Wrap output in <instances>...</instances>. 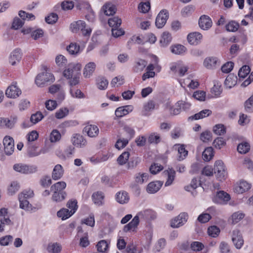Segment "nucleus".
<instances>
[{
	"mask_svg": "<svg viewBox=\"0 0 253 253\" xmlns=\"http://www.w3.org/2000/svg\"><path fill=\"white\" fill-rule=\"evenodd\" d=\"M153 214V211L149 209L139 212L129 223L124 226V232H126L135 229L139 224V218L144 220L149 219L152 218Z\"/></svg>",
	"mask_w": 253,
	"mask_h": 253,
	"instance_id": "nucleus-1",
	"label": "nucleus"
},
{
	"mask_svg": "<svg viewBox=\"0 0 253 253\" xmlns=\"http://www.w3.org/2000/svg\"><path fill=\"white\" fill-rule=\"evenodd\" d=\"M54 81L53 75L47 72H42L39 74L36 77L35 84L40 87H42L48 83H52Z\"/></svg>",
	"mask_w": 253,
	"mask_h": 253,
	"instance_id": "nucleus-2",
	"label": "nucleus"
},
{
	"mask_svg": "<svg viewBox=\"0 0 253 253\" xmlns=\"http://www.w3.org/2000/svg\"><path fill=\"white\" fill-rule=\"evenodd\" d=\"M70 28L73 33H77L79 30H81L83 35L84 36H89L91 32V30L90 28H86L85 23L82 20H79L71 23Z\"/></svg>",
	"mask_w": 253,
	"mask_h": 253,
	"instance_id": "nucleus-3",
	"label": "nucleus"
},
{
	"mask_svg": "<svg viewBox=\"0 0 253 253\" xmlns=\"http://www.w3.org/2000/svg\"><path fill=\"white\" fill-rule=\"evenodd\" d=\"M214 172L216 174L217 178L222 181L225 179L227 173L225 169V166L223 162L221 160H218L215 162L214 165Z\"/></svg>",
	"mask_w": 253,
	"mask_h": 253,
	"instance_id": "nucleus-4",
	"label": "nucleus"
},
{
	"mask_svg": "<svg viewBox=\"0 0 253 253\" xmlns=\"http://www.w3.org/2000/svg\"><path fill=\"white\" fill-rule=\"evenodd\" d=\"M82 66L80 64H70L68 67L64 71L63 75L68 79L72 78L75 74L79 73L80 71Z\"/></svg>",
	"mask_w": 253,
	"mask_h": 253,
	"instance_id": "nucleus-5",
	"label": "nucleus"
},
{
	"mask_svg": "<svg viewBox=\"0 0 253 253\" xmlns=\"http://www.w3.org/2000/svg\"><path fill=\"white\" fill-rule=\"evenodd\" d=\"M14 169L24 174H31L37 171V167L35 166H28L22 164H17L13 166Z\"/></svg>",
	"mask_w": 253,
	"mask_h": 253,
	"instance_id": "nucleus-6",
	"label": "nucleus"
},
{
	"mask_svg": "<svg viewBox=\"0 0 253 253\" xmlns=\"http://www.w3.org/2000/svg\"><path fill=\"white\" fill-rule=\"evenodd\" d=\"M4 153L10 156L12 154L14 150V142L12 137L6 136L3 140Z\"/></svg>",
	"mask_w": 253,
	"mask_h": 253,
	"instance_id": "nucleus-7",
	"label": "nucleus"
},
{
	"mask_svg": "<svg viewBox=\"0 0 253 253\" xmlns=\"http://www.w3.org/2000/svg\"><path fill=\"white\" fill-rule=\"evenodd\" d=\"M188 215L186 212H181L171 220L170 225L173 228H178L183 225L187 221Z\"/></svg>",
	"mask_w": 253,
	"mask_h": 253,
	"instance_id": "nucleus-8",
	"label": "nucleus"
},
{
	"mask_svg": "<svg viewBox=\"0 0 253 253\" xmlns=\"http://www.w3.org/2000/svg\"><path fill=\"white\" fill-rule=\"evenodd\" d=\"M230 199V196L224 191L217 192L214 196L212 201L214 203L218 204H225Z\"/></svg>",
	"mask_w": 253,
	"mask_h": 253,
	"instance_id": "nucleus-9",
	"label": "nucleus"
},
{
	"mask_svg": "<svg viewBox=\"0 0 253 253\" xmlns=\"http://www.w3.org/2000/svg\"><path fill=\"white\" fill-rule=\"evenodd\" d=\"M21 94V89L16 85V83H13L9 85L5 91V94L7 97L16 98Z\"/></svg>",
	"mask_w": 253,
	"mask_h": 253,
	"instance_id": "nucleus-10",
	"label": "nucleus"
},
{
	"mask_svg": "<svg viewBox=\"0 0 253 253\" xmlns=\"http://www.w3.org/2000/svg\"><path fill=\"white\" fill-rule=\"evenodd\" d=\"M169 17V13L166 10H162L157 15L155 24L157 28H162L166 23Z\"/></svg>",
	"mask_w": 253,
	"mask_h": 253,
	"instance_id": "nucleus-11",
	"label": "nucleus"
},
{
	"mask_svg": "<svg viewBox=\"0 0 253 253\" xmlns=\"http://www.w3.org/2000/svg\"><path fill=\"white\" fill-rule=\"evenodd\" d=\"M212 25V20L209 16L203 15L200 16L199 19V25L201 29L208 30L211 27Z\"/></svg>",
	"mask_w": 253,
	"mask_h": 253,
	"instance_id": "nucleus-12",
	"label": "nucleus"
},
{
	"mask_svg": "<svg viewBox=\"0 0 253 253\" xmlns=\"http://www.w3.org/2000/svg\"><path fill=\"white\" fill-rule=\"evenodd\" d=\"M232 240L235 246L238 249H241L244 244L242 235L238 230H235L233 231Z\"/></svg>",
	"mask_w": 253,
	"mask_h": 253,
	"instance_id": "nucleus-13",
	"label": "nucleus"
},
{
	"mask_svg": "<svg viewBox=\"0 0 253 253\" xmlns=\"http://www.w3.org/2000/svg\"><path fill=\"white\" fill-rule=\"evenodd\" d=\"M203 64L208 69H214L220 66V62L216 57H209L204 60Z\"/></svg>",
	"mask_w": 253,
	"mask_h": 253,
	"instance_id": "nucleus-14",
	"label": "nucleus"
},
{
	"mask_svg": "<svg viewBox=\"0 0 253 253\" xmlns=\"http://www.w3.org/2000/svg\"><path fill=\"white\" fill-rule=\"evenodd\" d=\"M22 52L20 49H15L10 54L9 62L12 65H16L19 63L22 58Z\"/></svg>",
	"mask_w": 253,
	"mask_h": 253,
	"instance_id": "nucleus-15",
	"label": "nucleus"
},
{
	"mask_svg": "<svg viewBox=\"0 0 253 253\" xmlns=\"http://www.w3.org/2000/svg\"><path fill=\"white\" fill-rule=\"evenodd\" d=\"M203 36L199 32H192L189 34L187 39L188 42L191 45H197L199 44L202 40Z\"/></svg>",
	"mask_w": 253,
	"mask_h": 253,
	"instance_id": "nucleus-16",
	"label": "nucleus"
},
{
	"mask_svg": "<svg viewBox=\"0 0 253 253\" xmlns=\"http://www.w3.org/2000/svg\"><path fill=\"white\" fill-rule=\"evenodd\" d=\"M156 106V105L154 101L152 100H148L143 104L141 111V115L144 116H149L151 112L155 109Z\"/></svg>",
	"mask_w": 253,
	"mask_h": 253,
	"instance_id": "nucleus-17",
	"label": "nucleus"
},
{
	"mask_svg": "<svg viewBox=\"0 0 253 253\" xmlns=\"http://www.w3.org/2000/svg\"><path fill=\"white\" fill-rule=\"evenodd\" d=\"M147 64V62L142 59H136L133 63L132 71L135 73H141Z\"/></svg>",
	"mask_w": 253,
	"mask_h": 253,
	"instance_id": "nucleus-18",
	"label": "nucleus"
},
{
	"mask_svg": "<svg viewBox=\"0 0 253 253\" xmlns=\"http://www.w3.org/2000/svg\"><path fill=\"white\" fill-rule=\"evenodd\" d=\"M163 182L161 181H155L150 182L146 188V191L148 193L154 194L157 192L161 188Z\"/></svg>",
	"mask_w": 253,
	"mask_h": 253,
	"instance_id": "nucleus-19",
	"label": "nucleus"
},
{
	"mask_svg": "<svg viewBox=\"0 0 253 253\" xmlns=\"http://www.w3.org/2000/svg\"><path fill=\"white\" fill-rule=\"evenodd\" d=\"M133 109L132 105H126L118 108L115 111V115L118 118H121L129 113L131 112Z\"/></svg>",
	"mask_w": 253,
	"mask_h": 253,
	"instance_id": "nucleus-20",
	"label": "nucleus"
},
{
	"mask_svg": "<svg viewBox=\"0 0 253 253\" xmlns=\"http://www.w3.org/2000/svg\"><path fill=\"white\" fill-rule=\"evenodd\" d=\"M73 144L77 147L82 148L86 144V141L84 137L79 134H75L71 139Z\"/></svg>",
	"mask_w": 253,
	"mask_h": 253,
	"instance_id": "nucleus-21",
	"label": "nucleus"
},
{
	"mask_svg": "<svg viewBox=\"0 0 253 253\" xmlns=\"http://www.w3.org/2000/svg\"><path fill=\"white\" fill-rule=\"evenodd\" d=\"M188 68L180 63L175 64L170 67V70L174 73H177L180 77L183 76L187 72Z\"/></svg>",
	"mask_w": 253,
	"mask_h": 253,
	"instance_id": "nucleus-22",
	"label": "nucleus"
},
{
	"mask_svg": "<svg viewBox=\"0 0 253 253\" xmlns=\"http://www.w3.org/2000/svg\"><path fill=\"white\" fill-rule=\"evenodd\" d=\"M84 131L90 137H96L99 133V129L95 125H88L84 129Z\"/></svg>",
	"mask_w": 253,
	"mask_h": 253,
	"instance_id": "nucleus-23",
	"label": "nucleus"
},
{
	"mask_svg": "<svg viewBox=\"0 0 253 253\" xmlns=\"http://www.w3.org/2000/svg\"><path fill=\"white\" fill-rule=\"evenodd\" d=\"M212 112L210 109H205L188 118V120H198L210 116Z\"/></svg>",
	"mask_w": 253,
	"mask_h": 253,
	"instance_id": "nucleus-24",
	"label": "nucleus"
},
{
	"mask_svg": "<svg viewBox=\"0 0 253 253\" xmlns=\"http://www.w3.org/2000/svg\"><path fill=\"white\" fill-rule=\"evenodd\" d=\"M251 188V185L245 181H241L235 186L234 191L238 194H242Z\"/></svg>",
	"mask_w": 253,
	"mask_h": 253,
	"instance_id": "nucleus-25",
	"label": "nucleus"
},
{
	"mask_svg": "<svg viewBox=\"0 0 253 253\" xmlns=\"http://www.w3.org/2000/svg\"><path fill=\"white\" fill-rule=\"evenodd\" d=\"M64 174V169L61 165L59 164L56 165L52 172V178L53 179L56 180L60 179Z\"/></svg>",
	"mask_w": 253,
	"mask_h": 253,
	"instance_id": "nucleus-26",
	"label": "nucleus"
},
{
	"mask_svg": "<svg viewBox=\"0 0 253 253\" xmlns=\"http://www.w3.org/2000/svg\"><path fill=\"white\" fill-rule=\"evenodd\" d=\"M96 64L93 62L87 63L84 69L83 75L85 78H89L94 72Z\"/></svg>",
	"mask_w": 253,
	"mask_h": 253,
	"instance_id": "nucleus-27",
	"label": "nucleus"
},
{
	"mask_svg": "<svg viewBox=\"0 0 253 253\" xmlns=\"http://www.w3.org/2000/svg\"><path fill=\"white\" fill-rule=\"evenodd\" d=\"M116 199L120 204H124L128 202L129 197L126 192L122 191L119 192L116 194Z\"/></svg>",
	"mask_w": 253,
	"mask_h": 253,
	"instance_id": "nucleus-28",
	"label": "nucleus"
},
{
	"mask_svg": "<svg viewBox=\"0 0 253 253\" xmlns=\"http://www.w3.org/2000/svg\"><path fill=\"white\" fill-rule=\"evenodd\" d=\"M104 198V196L103 193L99 191L94 193L92 195V198L94 203L98 206L103 205Z\"/></svg>",
	"mask_w": 253,
	"mask_h": 253,
	"instance_id": "nucleus-29",
	"label": "nucleus"
},
{
	"mask_svg": "<svg viewBox=\"0 0 253 253\" xmlns=\"http://www.w3.org/2000/svg\"><path fill=\"white\" fill-rule=\"evenodd\" d=\"M237 77L233 75H229L224 81V84L227 88H231L237 83Z\"/></svg>",
	"mask_w": 253,
	"mask_h": 253,
	"instance_id": "nucleus-30",
	"label": "nucleus"
},
{
	"mask_svg": "<svg viewBox=\"0 0 253 253\" xmlns=\"http://www.w3.org/2000/svg\"><path fill=\"white\" fill-rule=\"evenodd\" d=\"M142 248L137 247L133 244H130L127 245L124 253H142Z\"/></svg>",
	"mask_w": 253,
	"mask_h": 253,
	"instance_id": "nucleus-31",
	"label": "nucleus"
},
{
	"mask_svg": "<svg viewBox=\"0 0 253 253\" xmlns=\"http://www.w3.org/2000/svg\"><path fill=\"white\" fill-rule=\"evenodd\" d=\"M14 123L7 118H0V128L11 129L14 127Z\"/></svg>",
	"mask_w": 253,
	"mask_h": 253,
	"instance_id": "nucleus-32",
	"label": "nucleus"
},
{
	"mask_svg": "<svg viewBox=\"0 0 253 253\" xmlns=\"http://www.w3.org/2000/svg\"><path fill=\"white\" fill-rule=\"evenodd\" d=\"M165 172H167L168 174V178L165 185V186H169L172 184L173 180H174L175 177V171L172 169H169Z\"/></svg>",
	"mask_w": 253,
	"mask_h": 253,
	"instance_id": "nucleus-33",
	"label": "nucleus"
},
{
	"mask_svg": "<svg viewBox=\"0 0 253 253\" xmlns=\"http://www.w3.org/2000/svg\"><path fill=\"white\" fill-rule=\"evenodd\" d=\"M66 187V183L64 181L58 182L50 187L51 191H56L58 192H65L63 191Z\"/></svg>",
	"mask_w": 253,
	"mask_h": 253,
	"instance_id": "nucleus-34",
	"label": "nucleus"
},
{
	"mask_svg": "<svg viewBox=\"0 0 253 253\" xmlns=\"http://www.w3.org/2000/svg\"><path fill=\"white\" fill-rule=\"evenodd\" d=\"M7 209L2 208L0 210V221L1 223L9 224L11 220L9 219L7 215Z\"/></svg>",
	"mask_w": 253,
	"mask_h": 253,
	"instance_id": "nucleus-35",
	"label": "nucleus"
},
{
	"mask_svg": "<svg viewBox=\"0 0 253 253\" xmlns=\"http://www.w3.org/2000/svg\"><path fill=\"white\" fill-rule=\"evenodd\" d=\"M27 153L30 157H35L41 154L40 152L37 151L38 146L33 145L31 143H27Z\"/></svg>",
	"mask_w": 253,
	"mask_h": 253,
	"instance_id": "nucleus-36",
	"label": "nucleus"
},
{
	"mask_svg": "<svg viewBox=\"0 0 253 253\" xmlns=\"http://www.w3.org/2000/svg\"><path fill=\"white\" fill-rule=\"evenodd\" d=\"M148 178L149 175L147 173H138L135 175V182L138 184H142L147 182Z\"/></svg>",
	"mask_w": 253,
	"mask_h": 253,
	"instance_id": "nucleus-37",
	"label": "nucleus"
},
{
	"mask_svg": "<svg viewBox=\"0 0 253 253\" xmlns=\"http://www.w3.org/2000/svg\"><path fill=\"white\" fill-rule=\"evenodd\" d=\"M77 201L75 199H72L69 200L66 206L69 210V211L71 214H73L75 213L78 209Z\"/></svg>",
	"mask_w": 253,
	"mask_h": 253,
	"instance_id": "nucleus-38",
	"label": "nucleus"
},
{
	"mask_svg": "<svg viewBox=\"0 0 253 253\" xmlns=\"http://www.w3.org/2000/svg\"><path fill=\"white\" fill-rule=\"evenodd\" d=\"M61 246L57 243L49 244L47 248V250L49 253H59L61 251Z\"/></svg>",
	"mask_w": 253,
	"mask_h": 253,
	"instance_id": "nucleus-39",
	"label": "nucleus"
},
{
	"mask_svg": "<svg viewBox=\"0 0 253 253\" xmlns=\"http://www.w3.org/2000/svg\"><path fill=\"white\" fill-rule=\"evenodd\" d=\"M53 194L52 196V200L56 202H60L65 199L66 196V192H58L52 191Z\"/></svg>",
	"mask_w": 253,
	"mask_h": 253,
	"instance_id": "nucleus-40",
	"label": "nucleus"
},
{
	"mask_svg": "<svg viewBox=\"0 0 253 253\" xmlns=\"http://www.w3.org/2000/svg\"><path fill=\"white\" fill-rule=\"evenodd\" d=\"M57 215L62 220H65L71 217L73 214H71L69 209L62 208L57 212Z\"/></svg>",
	"mask_w": 253,
	"mask_h": 253,
	"instance_id": "nucleus-41",
	"label": "nucleus"
},
{
	"mask_svg": "<svg viewBox=\"0 0 253 253\" xmlns=\"http://www.w3.org/2000/svg\"><path fill=\"white\" fill-rule=\"evenodd\" d=\"M203 158L205 161H209L212 158L213 149L211 147H207L203 152Z\"/></svg>",
	"mask_w": 253,
	"mask_h": 253,
	"instance_id": "nucleus-42",
	"label": "nucleus"
},
{
	"mask_svg": "<svg viewBox=\"0 0 253 253\" xmlns=\"http://www.w3.org/2000/svg\"><path fill=\"white\" fill-rule=\"evenodd\" d=\"M186 48L182 45L176 44L171 47V51L175 54H182L185 52Z\"/></svg>",
	"mask_w": 253,
	"mask_h": 253,
	"instance_id": "nucleus-43",
	"label": "nucleus"
},
{
	"mask_svg": "<svg viewBox=\"0 0 253 253\" xmlns=\"http://www.w3.org/2000/svg\"><path fill=\"white\" fill-rule=\"evenodd\" d=\"M80 46L76 43H71L67 47V50L70 54L76 55L80 52Z\"/></svg>",
	"mask_w": 253,
	"mask_h": 253,
	"instance_id": "nucleus-44",
	"label": "nucleus"
},
{
	"mask_svg": "<svg viewBox=\"0 0 253 253\" xmlns=\"http://www.w3.org/2000/svg\"><path fill=\"white\" fill-rule=\"evenodd\" d=\"M104 13L107 16L113 15L116 13V8L115 5L106 4L103 7Z\"/></svg>",
	"mask_w": 253,
	"mask_h": 253,
	"instance_id": "nucleus-45",
	"label": "nucleus"
},
{
	"mask_svg": "<svg viewBox=\"0 0 253 253\" xmlns=\"http://www.w3.org/2000/svg\"><path fill=\"white\" fill-rule=\"evenodd\" d=\"M178 146V152L179 154L178 160H183L188 154V151L185 149V146L184 145H177Z\"/></svg>",
	"mask_w": 253,
	"mask_h": 253,
	"instance_id": "nucleus-46",
	"label": "nucleus"
},
{
	"mask_svg": "<svg viewBox=\"0 0 253 253\" xmlns=\"http://www.w3.org/2000/svg\"><path fill=\"white\" fill-rule=\"evenodd\" d=\"M121 23L122 20L118 17H114L108 20V24L112 28L120 27Z\"/></svg>",
	"mask_w": 253,
	"mask_h": 253,
	"instance_id": "nucleus-47",
	"label": "nucleus"
},
{
	"mask_svg": "<svg viewBox=\"0 0 253 253\" xmlns=\"http://www.w3.org/2000/svg\"><path fill=\"white\" fill-rule=\"evenodd\" d=\"M43 118L42 114L41 112H37L32 114L30 117V122L32 125L36 124L41 121Z\"/></svg>",
	"mask_w": 253,
	"mask_h": 253,
	"instance_id": "nucleus-48",
	"label": "nucleus"
},
{
	"mask_svg": "<svg viewBox=\"0 0 253 253\" xmlns=\"http://www.w3.org/2000/svg\"><path fill=\"white\" fill-rule=\"evenodd\" d=\"M171 41V35L168 32H164L162 36L160 42L163 46H166Z\"/></svg>",
	"mask_w": 253,
	"mask_h": 253,
	"instance_id": "nucleus-49",
	"label": "nucleus"
},
{
	"mask_svg": "<svg viewBox=\"0 0 253 253\" xmlns=\"http://www.w3.org/2000/svg\"><path fill=\"white\" fill-rule=\"evenodd\" d=\"M68 114L69 110L67 108H61L56 112L55 116L58 119H61L67 116Z\"/></svg>",
	"mask_w": 253,
	"mask_h": 253,
	"instance_id": "nucleus-50",
	"label": "nucleus"
},
{
	"mask_svg": "<svg viewBox=\"0 0 253 253\" xmlns=\"http://www.w3.org/2000/svg\"><path fill=\"white\" fill-rule=\"evenodd\" d=\"M250 149V145L248 142L240 143L237 147L238 151L241 154H246Z\"/></svg>",
	"mask_w": 253,
	"mask_h": 253,
	"instance_id": "nucleus-51",
	"label": "nucleus"
},
{
	"mask_svg": "<svg viewBox=\"0 0 253 253\" xmlns=\"http://www.w3.org/2000/svg\"><path fill=\"white\" fill-rule=\"evenodd\" d=\"M139 12L146 13L149 11L150 9V3L149 1L141 2L138 6Z\"/></svg>",
	"mask_w": 253,
	"mask_h": 253,
	"instance_id": "nucleus-52",
	"label": "nucleus"
},
{
	"mask_svg": "<svg viewBox=\"0 0 253 253\" xmlns=\"http://www.w3.org/2000/svg\"><path fill=\"white\" fill-rule=\"evenodd\" d=\"M214 133L218 135H223L226 132V128L223 125H216L213 128Z\"/></svg>",
	"mask_w": 253,
	"mask_h": 253,
	"instance_id": "nucleus-53",
	"label": "nucleus"
},
{
	"mask_svg": "<svg viewBox=\"0 0 253 253\" xmlns=\"http://www.w3.org/2000/svg\"><path fill=\"white\" fill-rule=\"evenodd\" d=\"M244 107L246 112L249 113L253 112V95L246 101Z\"/></svg>",
	"mask_w": 253,
	"mask_h": 253,
	"instance_id": "nucleus-54",
	"label": "nucleus"
},
{
	"mask_svg": "<svg viewBox=\"0 0 253 253\" xmlns=\"http://www.w3.org/2000/svg\"><path fill=\"white\" fill-rule=\"evenodd\" d=\"M61 134L57 129L53 130L50 133L49 139L51 142H56L61 138Z\"/></svg>",
	"mask_w": 253,
	"mask_h": 253,
	"instance_id": "nucleus-55",
	"label": "nucleus"
},
{
	"mask_svg": "<svg viewBox=\"0 0 253 253\" xmlns=\"http://www.w3.org/2000/svg\"><path fill=\"white\" fill-rule=\"evenodd\" d=\"M129 153L128 152H124L117 159V162L120 165L125 164L128 161L129 158Z\"/></svg>",
	"mask_w": 253,
	"mask_h": 253,
	"instance_id": "nucleus-56",
	"label": "nucleus"
},
{
	"mask_svg": "<svg viewBox=\"0 0 253 253\" xmlns=\"http://www.w3.org/2000/svg\"><path fill=\"white\" fill-rule=\"evenodd\" d=\"M239 25L234 21L229 22L226 25V29L227 31L234 32L238 30Z\"/></svg>",
	"mask_w": 253,
	"mask_h": 253,
	"instance_id": "nucleus-57",
	"label": "nucleus"
},
{
	"mask_svg": "<svg viewBox=\"0 0 253 253\" xmlns=\"http://www.w3.org/2000/svg\"><path fill=\"white\" fill-rule=\"evenodd\" d=\"M124 132L126 133V138L128 141L131 139L134 135V130L129 126H125L123 128Z\"/></svg>",
	"mask_w": 253,
	"mask_h": 253,
	"instance_id": "nucleus-58",
	"label": "nucleus"
},
{
	"mask_svg": "<svg viewBox=\"0 0 253 253\" xmlns=\"http://www.w3.org/2000/svg\"><path fill=\"white\" fill-rule=\"evenodd\" d=\"M55 62L58 67H63L66 65L67 60L64 56L62 55H58L55 58Z\"/></svg>",
	"mask_w": 253,
	"mask_h": 253,
	"instance_id": "nucleus-59",
	"label": "nucleus"
},
{
	"mask_svg": "<svg viewBox=\"0 0 253 253\" xmlns=\"http://www.w3.org/2000/svg\"><path fill=\"white\" fill-rule=\"evenodd\" d=\"M221 84L219 83H216L212 87L211 92L215 96H219L222 92Z\"/></svg>",
	"mask_w": 253,
	"mask_h": 253,
	"instance_id": "nucleus-60",
	"label": "nucleus"
},
{
	"mask_svg": "<svg viewBox=\"0 0 253 253\" xmlns=\"http://www.w3.org/2000/svg\"><path fill=\"white\" fill-rule=\"evenodd\" d=\"M251 69L249 66H243L238 72V76L241 78H245L250 72Z\"/></svg>",
	"mask_w": 253,
	"mask_h": 253,
	"instance_id": "nucleus-61",
	"label": "nucleus"
},
{
	"mask_svg": "<svg viewBox=\"0 0 253 253\" xmlns=\"http://www.w3.org/2000/svg\"><path fill=\"white\" fill-rule=\"evenodd\" d=\"M87 14L85 15L86 19L89 22H92L95 20V14L92 9L91 8L90 5L87 4Z\"/></svg>",
	"mask_w": 253,
	"mask_h": 253,
	"instance_id": "nucleus-62",
	"label": "nucleus"
},
{
	"mask_svg": "<svg viewBox=\"0 0 253 253\" xmlns=\"http://www.w3.org/2000/svg\"><path fill=\"white\" fill-rule=\"evenodd\" d=\"M97 251L99 252H105L108 248V244L105 240L100 241L96 245Z\"/></svg>",
	"mask_w": 253,
	"mask_h": 253,
	"instance_id": "nucleus-63",
	"label": "nucleus"
},
{
	"mask_svg": "<svg viewBox=\"0 0 253 253\" xmlns=\"http://www.w3.org/2000/svg\"><path fill=\"white\" fill-rule=\"evenodd\" d=\"M19 188L20 185L19 183L16 181H13L8 189V193L10 195H13L19 190Z\"/></svg>",
	"mask_w": 253,
	"mask_h": 253,
	"instance_id": "nucleus-64",
	"label": "nucleus"
}]
</instances>
